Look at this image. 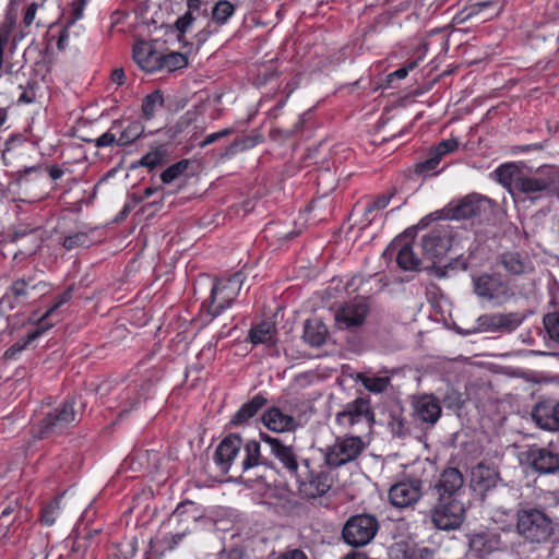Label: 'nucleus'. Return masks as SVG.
Returning a JSON list of instances; mask_svg holds the SVG:
<instances>
[{
	"instance_id": "nucleus-1",
	"label": "nucleus",
	"mask_w": 559,
	"mask_h": 559,
	"mask_svg": "<svg viewBox=\"0 0 559 559\" xmlns=\"http://www.w3.org/2000/svg\"><path fill=\"white\" fill-rule=\"evenodd\" d=\"M497 180L509 192L523 201L536 202L544 198H559V168L542 166L536 169L514 163L501 165L495 171Z\"/></svg>"
},
{
	"instance_id": "nucleus-19",
	"label": "nucleus",
	"mask_w": 559,
	"mask_h": 559,
	"mask_svg": "<svg viewBox=\"0 0 559 559\" xmlns=\"http://www.w3.org/2000/svg\"><path fill=\"white\" fill-rule=\"evenodd\" d=\"M261 440L269 445L270 452L278 460L286 472L296 477L299 473L298 456L293 445L285 444L281 439L260 433Z\"/></svg>"
},
{
	"instance_id": "nucleus-6",
	"label": "nucleus",
	"mask_w": 559,
	"mask_h": 559,
	"mask_svg": "<svg viewBox=\"0 0 559 559\" xmlns=\"http://www.w3.org/2000/svg\"><path fill=\"white\" fill-rule=\"evenodd\" d=\"M243 283L241 272H236L226 280H217L214 284L207 302V312L219 316L237 298Z\"/></svg>"
},
{
	"instance_id": "nucleus-45",
	"label": "nucleus",
	"mask_w": 559,
	"mask_h": 559,
	"mask_svg": "<svg viewBox=\"0 0 559 559\" xmlns=\"http://www.w3.org/2000/svg\"><path fill=\"white\" fill-rule=\"evenodd\" d=\"M62 245L67 250L86 248L91 245V239L86 233L79 231L64 237Z\"/></svg>"
},
{
	"instance_id": "nucleus-9",
	"label": "nucleus",
	"mask_w": 559,
	"mask_h": 559,
	"mask_svg": "<svg viewBox=\"0 0 559 559\" xmlns=\"http://www.w3.org/2000/svg\"><path fill=\"white\" fill-rule=\"evenodd\" d=\"M301 496L316 499L324 496L333 486L334 479L330 472L314 473L309 468V461H302V468L295 477Z\"/></svg>"
},
{
	"instance_id": "nucleus-39",
	"label": "nucleus",
	"mask_w": 559,
	"mask_h": 559,
	"mask_svg": "<svg viewBox=\"0 0 559 559\" xmlns=\"http://www.w3.org/2000/svg\"><path fill=\"white\" fill-rule=\"evenodd\" d=\"M144 132V127L139 121L131 122L121 133L117 140L118 146H126L133 143Z\"/></svg>"
},
{
	"instance_id": "nucleus-20",
	"label": "nucleus",
	"mask_w": 559,
	"mask_h": 559,
	"mask_svg": "<svg viewBox=\"0 0 559 559\" xmlns=\"http://www.w3.org/2000/svg\"><path fill=\"white\" fill-rule=\"evenodd\" d=\"M396 251V263L404 271H420L426 265L425 259L420 253L414 250L412 243H403L402 240H394L384 251L393 253Z\"/></svg>"
},
{
	"instance_id": "nucleus-12",
	"label": "nucleus",
	"mask_w": 559,
	"mask_h": 559,
	"mask_svg": "<svg viewBox=\"0 0 559 559\" xmlns=\"http://www.w3.org/2000/svg\"><path fill=\"white\" fill-rule=\"evenodd\" d=\"M412 416L415 421L435 427L442 415L440 400L432 393H420L411 396Z\"/></svg>"
},
{
	"instance_id": "nucleus-32",
	"label": "nucleus",
	"mask_w": 559,
	"mask_h": 559,
	"mask_svg": "<svg viewBox=\"0 0 559 559\" xmlns=\"http://www.w3.org/2000/svg\"><path fill=\"white\" fill-rule=\"evenodd\" d=\"M52 324H43L36 328L33 332L28 333L25 338L19 340L12 346H10L3 354V359L9 360L15 358V356L27 347L33 341L38 338L49 326Z\"/></svg>"
},
{
	"instance_id": "nucleus-10",
	"label": "nucleus",
	"mask_w": 559,
	"mask_h": 559,
	"mask_svg": "<svg viewBox=\"0 0 559 559\" xmlns=\"http://www.w3.org/2000/svg\"><path fill=\"white\" fill-rule=\"evenodd\" d=\"M74 421H76L74 402L69 400L62 404L61 408L47 414V416L40 421L34 437L37 439H46L53 435L61 433Z\"/></svg>"
},
{
	"instance_id": "nucleus-3",
	"label": "nucleus",
	"mask_w": 559,
	"mask_h": 559,
	"mask_svg": "<svg viewBox=\"0 0 559 559\" xmlns=\"http://www.w3.org/2000/svg\"><path fill=\"white\" fill-rule=\"evenodd\" d=\"M48 293V284L38 277L31 275L21 277L11 284L9 292L0 299V304L7 309L29 305Z\"/></svg>"
},
{
	"instance_id": "nucleus-24",
	"label": "nucleus",
	"mask_w": 559,
	"mask_h": 559,
	"mask_svg": "<svg viewBox=\"0 0 559 559\" xmlns=\"http://www.w3.org/2000/svg\"><path fill=\"white\" fill-rule=\"evenodd\" d=\"M133 59L146 72L160 70V53L150 43H138L133 48Z\"/></svg>"
},
{
	"instance_id": "nucleus-55",
	"label": "nucleus",
	"mask_w": 559,
	"mask_h": 559,
	"mask_svg": "<svg viewBox=\"0 0 559 559\" xmlns=\"http://www.w3.org/2000/svg\"><path fill=\"white\" fill-rule=\"evenodd\" d=\"M233 133V129L226 128L218 132L209 134L201 143L200 146L204 147L209 144H212L223 138L229 136Z\"/></svg>"
},
{
	"instance_id": "nucleus-60",
	"label": "nucleus",
	"mask_w": 559,
	"mask_h": 559,
	"mask_svg": "<svg viewBox=\"0 0 559 559\" xmlns=\"http://www.w3.org/2000/svg\"><path fill=\"white\" fill-rule=\"evenodd\" d=\"M139 397L135 396L133 399H130L129 396L124 399L123 407L120 411L118 418H122L126 414H128L135 404H138Z\"/></svg>"
},
{
	"instance_id": "nucleus-26",
	"label": "nucleus",
	"mask_w": 559,
	"mask_h": 559,
	"mask_svg": "<svg viewBox=\"0 0 559 559\" xmlns=\"http://www.w3.org/2000/svg\"><path fill=\"white\" fill-rule=\"evenodd\" d=\"M262 420L270 430L276 432L290 431L297 427L296 419L290 415L284 414L278 407L267 409L263 414Z\"/></svg>"
},
{
	"instance_id": "nucleus-30",
	"label": "nucleus",
	"mask_w": 559,
	"mask_h": 559,
	"mask_svg": "<svg viewBox=\"0 0 559 559\" xmlns=\"http://www.w3.org/2000/svg\"><path fill=\"white\" fill-rule=\"evenodd\" d=\"M389 427L393 436L397 438H405L411 435V425L406 417L403 415V407L397 406L390 409Z\"/></svg>"
},
{
	"instance_id": "nucleus-44",
	"label": "nucleus",
	"mask_w": 559,
	"mask_h": 559,
	"mask_svg": "<svg viewBox=\"0 0 559 559\" xmlns=\"http://www.w3.org/2000/svg\"><path fill=\"white\" fill-rule=\"evenodd\" d=\"M336 186L337 179L329 168H325L319 173L318 187L321 189L323 195L332 192Z\"/></svg>"
},
{
	"instance_id": "nucleus-50",
	"label": "nucleus",
	"mask_w": 559,
	"mask_h": 559,
	"mask_svg": "<svg viewBox=\"0 0 559 559\" xmlns=\"http://www.w3.org/2000/svg\"><path fill=\"white\" fill-rule=\"evenodd\" d=\"M194 20L195 19L192 15V13L190 11H188L186 14H183L176 21L175 28L179 33V35H178L179 40L181 39V36L186 33V31L190 27V25L193 23Z\"/></svg>"
},
{
	"instance_id": "nucleus-43",
	"label": "nucleus",
	"mask_w": 559,
	"mask_h": 559,
	"mask_svg": "<svg viewBox=\"0 0 559 559\" xmlns=\"http://www.w3.org/2000/svg\"><path fill=\"white\" fill-rule=\"evenodd\" d=\"M189 163L190 162L188 159H181V160L170 165L160 175V179H162L163 183L167 185V183L173 182L175 179H177L180 175H182L187 170Z\"/></svg>"
},
{
	"instance_id": "nucleus-40",
	"label": "nucleus",
	"mask_w": 559,
	"mask_h": 559,
	"mask_svg": "<svg viewBox=\"0 0 559 559\" xmlns=\"http://www.w3.org/2000/svg\"><path fill=\"white\" fill-rule=\"evenodd\" d=\"M357 378L368 391L373 393H382L390 384L388 377H368L364 373H358Z\"/></svg>"
},
{
	"instance_id": "nucleus-53",
	"label": "nucleus",
	"mask_w": 559,
	"mask_h": 559,
	"mask_svg": "<svg viewBox=\"0 0 559 559\" xmlns=\"http://www.w3.org/2000/svg\"><path fill=\"white\" fill-rule=\"evenodd\" d=\"M5 310L7 308L0 304V342L5 335L11 333L10 319Z\"/></svg>"
},
{
	"instance_id": "nucleus-2",
	"label": "nucleus",
	"mask_w": 559,
	"mask_h": 559,
	"mask_svg": "<svg viewBox=\"0 0 559 559\" xmlns=\"http://www.w3.org/2000/svg\"><path fill=\"white\" fill-rule=\"evenodd\" d=\"M514 532L525 544L540 546L551 540L556 524L544 509L520 506L514 513Z\"/></svg>"
},
{
	"instance_id": "nucleus-35",
	"label": "nucleus",
	"mask_w": 559,
	"mask_h": 559,
	"mask_svg": "<svg viewBox=\"0 0 559 559\" xmlns=\"http://www.w3.org/2000/svg\"><path fill=\"white\" fill-rule=\"evenodd\" d=\"M275 333V325L272 322L263 321L250 330L249 337L253 344L269 343Z\"/></svg>"
},
{
	"instance_id": "nucleus-64",
	"label": "nucleus",
	"mask_w": 559,
	"mask_h": 559,
	"mask_svg": "<svg viewBox=\"0 0 559 559\" xmlns=\"http://www.w3.org/2000/svg\"><path fill=\"white\" fill-rule=\"evenodd\" d=\"M459 395L454 391L447 393L443 397V402L448 407L459 406Z\"/></svg>"
},
{
	"instance_id": "nucleus-59",
	"label": "nucleus",
	"mask_w": 559,
	"mask_h": 559,
	"mask_svg": "<svg viewBox=\"0 0 559 559\" xmlns=\"http://www.w3.org/2000/svg\"><path fill=\"white\" fill-rule=\"evenodd\" d=\"M276 559H308V557L302 550L293 549L281 554Z\"/></svg>"
},
{
	"instance_id": "nucleus-49",
	"label": "nucleus",
	"mask_w": 559,
	"mask_h": 559,
	"mask_svg": "<svg viewBox=\"0 0 559 559\" xmlns=\"http://www.w3.org/2000/svg\"><path fill=\"white\" fill-rule=\"evenodd\" d=\"M394 193H395L394 191H391L389 193H383V194L379 195L373 202L368 204V206L366 207V215L371 213L374 210L384 209L389 204V202L392 199V197L394 195Z\"/></svg>"
},
{
	"instance_id": "nucleus-4",
	"label": "nucleus",
	"mask_w": 559,
	"mask_h": 559,
	"mask_svg": "<svg viewBox=\"0 0 559 559\" xmlns=\"http://www.w3.org/2000/svg\"><path fill=\"white\" fill-rule=\"evenodd\" d=\"M464 519L465 507L459 498L438 497L430 510L431 523L440 531H454L462 525Z\"/></svg>"
},
{
	"instance_id": "nucleus-41",
	"label": "nucleus",
	"mask_w": 559,
	"mask_h": 559,
	"mask_svg": "<svg viewBox=\"0 0 559 559\" xmlns=\"http://www.w3.org/2000/svg\"><path fill=\"white\" fill-rule=\"evenodd\" d=\"M235 7L227 0H221L212 9V19L219 25H223L234 14Z\"/></svg>"
},
{
	"instance_id": "nucleus-21",
	"label": "nucleus",
	"mask_w": 559,
	"mask_h": 559,
	"mask_svg": "<svg viewBox=\"0 0 559 559\" xmlns=\"http://www.w3.org/2000/svg\"><path fill=\"white\" fill-rule=\"evenodd\" d=\"M504 3L501 1H481L465 8L460 14V21L475 19L478 22H487L497 17L503 10Z\"/></svg>"
},
{
	"instance_id": "nucleus-15",
	"label": "nucleus",
	"mask_w": 559,
	"mask_h": 559,
	"mask_svg": "<svg viewBox=\"0 0 559 559\" xmlns=\"http://www.w3.org/2000/svg\"><path fill=\"white\" fill-rule=\"evenodd\" d=\"M520 461L538 474H555L559 471V454L536 444L522 452Z\"/></svg>"
},
{
	"instance_id": "nucleus-14",
	"label": "nucleus",
	"mask_w": 559,
	"mask_h": 559,
	"mask_svg": "<svg viewBox=\"0 0 559 559\" xmlns=\"http://www.w3.org/2000/svg\"><path fill=\"white\" fill-rule=\"evenodd\" d=\"M526 317L521 312L483 314L477 319V328L474 332L511 333L523 323Z\"/></svg>"
},
{
	"instance_id": "nucleus-46",
	"label": "nucleus",
	"mask_w": 559,
	"mask_h": 559,
	"mask_svg": "<svg viewBox=\"0 0 559 559\" xmlns=\"http://www.w3.org/2000/svg\"><path fill=\"white\" fill-rule=\"evenodd\" d=\"M440 160L441 159L433 152H431L430 156L426 160L415 165V173L421 176L431 175L440 164Z\"/></svg>"
},
{
	"instance_id": "nucleus-8",
	"label": "nucleus",
	"mask_w": 559,
	"mask_h": 559,
	"mask_svg": "<svg viewBox=\"0 0 559 559\" xmlns=\"http://www.w3.org/2000/svg\"><path fill=\"white\" fill-rule=\"evenodd\" d=\"M379 528L378 520L373 515L358 514L350 516L342 531L344 542L354 547L369 544Z\"/></svg>"
},
{
	"instance_id": "nucleus-33",
	"label": "nucleus",
	"mask_w": 559,
	"mask_h": 559,
	"mask_svg": "<svg viewBox=\"0 0 559 559\" xmlns=\"http://www.w3.org/2000/svg\"><path fill=\"white\" fill-rule=\"evenodd\" d=\"M167 147L165 144L158 145L151 152L146 153L138 163L133 164L131 168L138 166L147 167L150 170L163 165L166 162Z\"/></svg>"
},
{
	"instance_id": "nucleus-11",
	"label": "nucleus",
	"mask_w": 559,
	"mask_h": 559,
	"mask_svg": "<svg viewBox=\"0 0 559 559\" xmlns=\"http://www.w3.org/2000/svg\"><path fill=\"white\" fill-rule=\"evenodd\" d=\"M364 450V443L359 437L336 439L333 445L324 451V462L332 468L341 467L356 460Z\"/></svg>"
},
{
	"instance_id": "nucleus-57",
	"label": "nucleus",
	"mask_w": 559,
	"mask_h": 559,
	"mask_svg": "<svg viewBox=\"0 0 559 559\" xmlns=\"http://www.w3.org/2000/svg\"><path fill=\"white\" fill-rule=\"evenodd\" d=\"M84 5H85V0H75L72 3V11H71L72 16H71V20L69 21V23L72 24L82 16Z\"/></svg>"
},
{
	"instance_id": "nucleus-47",
	"label": "nucleus",
	"mask_w": 559,
	"mask_h": 559,
	"mask_svg": "<svg viewBox=\"0 0 559 559\" xmlns=\"http://www.w3.org/2000/svg\"><path fill=\"white\" fill-rule=\"evenodd\" d=\"M60 499L61 497H57L44 507L40 518L43 524L52 525L55 523L56 514L60 509Z\"/></svg>"
},
{
	"instance_id": "nucleus-51",
	"label": "nucleus",
	"mask_w": 559,
	"mask_h": 559,
	"mask_svg": "<svg viewBox=\"0 0 559 559\" xmlns=\"http://www.w3.org/2000/svg\"><path fill=\"white\" fill-rule=\"evenodd\" d=\"M72 297V287H69L66 292H63L60 296H59V299L58 301L50 308L48 309L45 314L43 316L41 320H40V323H43V321L49 317H51L59 307H61L63 304L68 302Z\"/></svg>"
},
{
	"instance_id": "nucleus-25",
	"label": "nucleus",
	"mask_w": 559,
	"mask_h": 559,
	"mask_svg": "<svg viewBox=\"0 0 559 559\" xmlns=\"http://www.w3.org/2000/svg\"><path fill=\"white\" fill-rule=\"evenodd\" d=\"M463 483L461 472L457 468L449 467L440 475V479L436 484L435 489L438 492V497L449 496L451 498H459V491Z\"/></svg>"
},
{
	"instance_id": "nucleus-38",
	"label": "nucleus",
	"mask_w": 559,
	"mask_h": 559,
	"mask_svg": "<svg viewBox=\"0 0 559 559\" xmlns=\"http://www.w3.org/2000/svg\"><path fill=\"white\" fill-rule=\"evenodd\" d=\"M258 138H252L249 135H243L235 139L224 152L221 153V157H228L235 155L245 150L251 148L257 144Z\"/></svg>"
},
{
	"instance_id": "nucleus-13",
	"label": "nucleus",
	"mask_w": 559,
	"mask_h": 559,
	"mask_svg": "<svg viewBox=\"0 0 559 559\" xmlns=\"http://www.w3.org/2000/svg\"><path fill=\"white\" fill-rule=\"evenodd\" d=\"M493 206L495 202L491 199L472 193L450 209V217L453 219L483 218L492 213Z\"/></svg>"
},
{
	"instance_id": "nucleus-27",
	"label": "nucleus",
	"mask_w": 559,
	"mask_h": 559,
	"mask_svg": "<svg viewBox=\"0 0 559 559\" xmlns=\"http://www.w3.org/2000/svg\"><path fill=\"white\" fill-rule=\"evenodd\" d=\"M499 480V473L496 468L479 463L472 471V483L481 491L495 487Z\"/></svg>"
},
{
	"instance_id": "nucleus-63",
	"label": "nucleus",
	"mask_w": 559,
	"mask_h": 559,
	"mask_svg": "<svg viewBox=\"0 0 559 559\" xmlns=\"http://www.w3.org/2000/svg\"><path fill=\"white\" fill-rule=\"evenodd\" d=\"M219 559H242V551L238 548H233L228 551H223Z\"/></svg>"
},
{
	"instance_id": "nucleus-37",
	"label": "nucleus",
	"mask_w": 559,
	"mask_h": 559,
	"mask_svg": "<svg viewBox=\"0 0 559 559\" xmlns=\"http://www.w3.org/2000/svg\"><path fill=\"white\" fill-rule=\"evenodd\" d=\"M543 325L549 341L559 347V312L546 313L543 318Z\"/></svg>"
},
{
	"instance_id": "nucleus-7",
	"label": "nucleus",
	"mask_w": 559,
	"mask_h": 559,
	"mask_svg": "<svg viewBox=\"0 0 559 559\" xmlns=\"http://www.w3.org/2000/svg\"><path fill=\"white\" fill-rule=\"evenodd\" d=\"M419 249L425 259L424 270H432L438 277H444L451 265L437 266V262L450 249V239L438 230H432L421 238Z\"/></svg>"
},
{
	"instance_id": "nucleus-36",
	"label": "nucleus",
	"mask_w": 559,
	"mask_h": 559,
	"mask_svg": "<svg viewBox=\"0 0 559 559\" xmlns=\"http://www.w3.org/2000/svg\"><path fill=\"white\" fill-rule=\"evenodd\" d=\"M164 106V96L159 90L154 91L144 97L142 102L143 116L150 120L155 116L158 108Z\"/></svg>"
},
{
	"instance_id": "nucleus-48",
	"label": "nucleus",
	"mask_w": 559,
	"mask_h": 559,
	"mask_svg": "<svg viewBox=\"0 0 559 559\" xmlns=\"http://www.w3.org/2000/svg\"><path fill=\"white\" fill-rule=\"evenodd\" d=\"M459 146V142L455 139H448L441 141L433 153L441 159L443 155L455 151Z\"/></svg>"
},
{
	"instance_id": "nucleus-17",
	"label": "nucleus",
	"mask_w": 559,
	"mask_h": 559,
	"mask_svg": "<svg viewBox=\"0 0 559 559\" xmlns=\"http://www.w3.org/2000/svg\"><path fill=\"white\" fill-rule=\"evenodd\" d=\"M336 421L348 427L360 423L371 426L374 423V413L370 406V400L358 397L347 403L345 408L336 414Z\"/></svg>"
},
{
	"instance_id": "nucleus-5",
	"label": "nucleus",
	"mask_w": 559,
	"mask_h": 559,
	"mask_svg": "<svg viewBox=\"0 0 559 559\" xmlns=\"http://www.w3.org/2000/svg\"><path fill=\"white\" fill-rule=\"evenodd\" d=\"M474 294L484 300L502 305L508 301L513 293L507 281L500 273H481L472 276Z\"/></svg>"
},
{
	"instance_id": "nucleus-29",
	"label": "nucleus",
	"mask_w": 559,
	"mask_h": 559,
	"mask_svg": "<svg viewBox=\"0 0 559 559\" xmlns=\"http://www.w3.org/2000/svg\"><path fill=\"white\" fill-rule=\"evenodd\" d=\"M267 400L262 394L254 395L249 402L245 403L230 419V425L241 426L254 417L257 413L265 406Z\"/></svg>"
},
{
	"instance_id": "nucleus-16",
	"label": "nucleus",
	"mask_w": 559,
	"mask_h": 559,
	"mask_svg": "<svg viewBox=\"0 0 559 559\" xmlns=\"http://www.w3.org/2000/svg\"><path fill=\"white\" fill-rule=\"evenodd\" d=\"M423 496V481L419 478H408L391 486L389 500L395 508H407L417 503Z\"/></svg>"
},
{
	"instance_id": "nucleus-61",
	"label": "nucleus",
	"mask_w": 559,
	"mask_h": 559,
	"mask_svg": "<svg viewBox=\"0 0 559 559\" xmlns=\"http://www.w3.org/2000/svg\"><path fill=\"white\" fill-rule=\"evenodd\" d=\"M416 67V61L412 62L408 64V67H405V68H400L397 69L396 71H394L393 73H391L389 75L390 79H399V80H402L404 78H406L407 73H408V70L409 69H413Z\"/></svg>"
},
{
	"instance_id": "nucleus-31",
	"label": "nucleus",
	"mask_w": 559,
	"mask_h": 559,
	"mask_svg": "<svg viewBox=\"0 0 559 559\" xmlns=\"http://www.w3.org/2000/svg\"><path fill=\"white\" fill-rule=\"evenodd\" d=\"M497 262L510 275L518 276L525 273L526 265L519 252H503L497 258Z\"/></svg>"
},
{
	"instance_id": "nucleus-56",
	"label": "nucleus",
	"mask_w": 559,
	"mask_h": 559,
	"mask_svg": "<svg viewBox=\"0 0 559 559\" xmlns=\"http://www.w3.org/2000/svg\"><path fill=\"white\" fill-rule=\"evenodd\" d=\"M186 506H187L186 503H181V504H179V506L176 508V510H175V511L173 512V514L169 516L168 522H169L170 524H173V523H181V522L189 523V522L192 520V518H191V516H190L189 519H186V520H183V519H182V515H183V513H185V508H186Z\"/></svg>"
},
{
	"instance_id": "nucleus-52",
	"label": "nucleus",
	"mask_w": 559,
	"mask_h": 559,
	"mask_svg": "<svg viewBox=\"0 0 559 559\" xmlns=\"http://www.w3.org/2000/svg\"><path fill=\"white\" fill-rule=\"evenodd\" d=\"M118 124H119V122L115 121L111 129L108 132L104 133L103 135H100L99 138H97L95 140V145L97 147H103V146H109L114 143H117L118 139H116V134L112 133L111 130H114Z\"/></svg>"
},
{
	"instance_id": "nucleus-23",
	"label": "nucleus",
	"mask_w": 559,
	"mask_h": 559,
	"mask_svg": "<svg viewBox=\"0 0 559 559\" xmlns=\"http://www.w3.org/2000/svg\"><path fill=\"white\" fill-rule=\"evenodd\" d=\"M242 444L238 435L225 437L215 450V462L223 472H228L233 460L236 457Z\"/></svg>"
},
{
	"instance_id": "nucleus-28",
	"label": "nucleus",
	"mask_w": 559,
	"mask_h": 559,
	"mask_svg": "<svg viewBox=\"0 0 559 559\" xmlns=\"http://www.w3.org/2000/svg\"><path fill=\"white\" fill-rule=\"evenodd\" d=\"M328 336V328L320 319H308L304 324V340L310 346H322Z\"/></svg>"
},
{
	"instance_id": "nucleus-62",
	"label": "nucleus",
	"mask_w": 559,
	"mask_h": 559,
	"mask_svg": "<svg viewBox=\"0 0 559 559\" xmlns=\"http://www.w3.org/2000/svg\"><path fill=\"white\" fill-rule=\"evenodd\" d=\"M36 9H37V5L35 3H32L25 14H24V17H23V22L26 26L31 25L34 21V17H35V13H36Z\"/></svg>"
},
{
	"instance_id": "nucleus-42",
	"label": "nucleus",
	"mask_w": 559,
	"mask_h": 559,
	"mask_svg": "<svg viewBox=\"0 0 559 559\" xmlns=\"http://www.w3.org/2000/svg\"><path fill=\"white\" fill-rule=\"evenodd\" d=\"M160 70L167 69L168 71H175L187 66V58L180 52H171L169 55H160Z\"/></svg>"
},
{
	"instance_id": "nucleus-54",
	"label": "nucleus",
	"mask_w": 559,
	"mask_h": 559,
	"mask_svg": "<svg viewBox=\"0 0 559 559\" xmlns=\"http://www.w3.org/2000/svg\"><path fill=\"white\" fill-rule=\"evenodd\" d=\"M35 84H36L35 81H33V82L28 81L25 88L22 85H20V88L23 90V92L19 96V102L20 103L29 104V103L35 100V97H36V94H35V91H34V85Z\"/></svg>"
},
{
	"instance_id": "nucleus-34",
	"label": "nucleus",
	"mask_w": 559,
	"mask_h": 559,
	"mask_svg": "<svg viewBox=\"0 0 559 559\" xmlns=\"http://www.w3.org/2000/svg\"><path fill=\"white\" fill-rule=\"evenodd\" d=\"M246 457L241 462L242 472L259 465L266 464L260 453V443L255 440H250L245 445Z\"/></svg>"
},
{
	"instance_id": "nucleus-22",
	"label": "nucleus",
	"mask_w": 559,
	"mask_h": 559,
	"mask_svg": "<svg viewBox=\"0 0 559 559\" xmlns=\"http://www.w3.org/2000/svg\"><path fill=\"white\" fill-rule=\"evenodd\" d=\"M533 420L543 429L559 430V402L544 401L532 411Z\"/></svg>"
},
{
	"instance_id": "nucleus-58",
	"label": "nucleus",
	"mask_w": 559,
	"mask_h": 559,
	"mask_svg": "<svg viewBox=\"0 0 559 559\" xmlns=\"http://www.w3.org/2000/svg\"><path fill=\"white\" fill-rule=\"evenodd\" d=\"M15 512H16V518H21V508L19 507L17 500H15L14 503H10L2 510L1 519L4 520Z\"/></svg>"
},
{
	"instance_id": "nucleus-18",
	"label": "nucleus",
	"mask_w": 559,
	"mask_h": 559,
	"mask_svg": "<svg viewBox=\"0 0 559 559\" xmlns=\"http://www.w3.org/2000/svg\"><path fill=\"white\" fill-rule=\"evenodd\" d=\"M369 313V306L362 300L344 304L334 314L335 323L340 329L354 330L364 324Z\"/></svg>"
}]
</instances>
